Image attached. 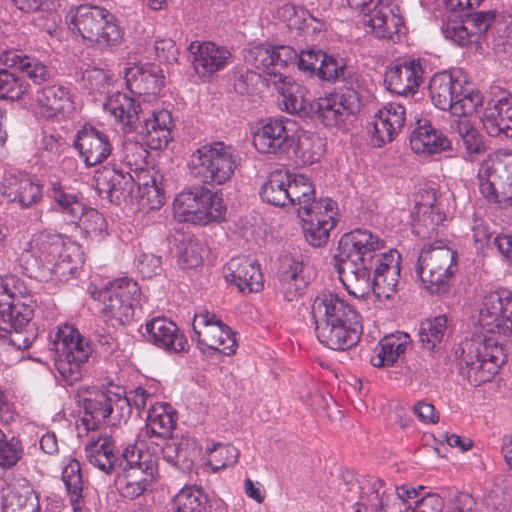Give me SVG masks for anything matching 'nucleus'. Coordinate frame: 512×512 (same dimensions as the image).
Instances as JSON below:
<instances>
[{
    "label": "nucleus",
    "mask_w": 512,
    "mask_h": 512,
    "mask_svg": "<svg viewBox=\"0 0 512 512\" xmlns=\"http://www.w3.org/2000/svg\"><path fill=\"white\" fill-rule=\"evenodd\" d=\"M385 243L366 229L344 234L334 256V268L347 292L365 298L390 299L397 293L401 255L396 249L382 252Z\"/></svg>",
    "instance_id": "obj_1"
},
{
    "label": "nucleus",
    "mask_w": 512,
    "mask_h": 512,
    "mask_svg": "<svg viewBox=\"0 0 512 512\" xmlns=\"http://www.w3.org/2000/svg\"><path fill=\"white\" fill-rule=\"evenodd\" d=\"M318 340L332 350L356 345L361 334V316L344 297L333 292L318 294L312 303Z\"/></svg>",
    "instance_id": "obj_2"
},
{
    "label": "nucleus",
    "mask_w": 512,
    "mask_h": 512,
    "mask_svg": "<svg viewBox=\"0 0 512 512\" xmlns=\"http://www.w3.org/2000/svg\"><path fill=\"white\" fill-rule=\"evenodd\" d=\"M33 297L25 283L14 276H0V339L18 350L30 348L35 336H25L22 329L33 317Z\"/></svg>",
    "instance_id": "obj_3"
},
{
    "label": "nucleus",
    "mask_w": 512,
    "mask_h": 512,
    "mask_svg": "<svg viewBox=\"0 0 512 512\" xmlns=\"http://www.w3.org/2000/svg\"><path fill=\"white\" fill-rule=\"evenodd\" d=\"M460 373L474 386L489 382L506 361L502 344L493 337L473 336L455 350Z\"/></svg>",
    "instance_id": "obj_4"
},
{
    "label": "nucleus",
    "mask_w": 512,
    "mask_h": 512,
    "mask_svg": "<svg viewBox=\"0 0 512 512\" xmlns=\"http://www.w3.org/2000/svg\"><path fill=\"white\" fill-rule=\"evenodd\" d=\"M239 162L240 157L233 146L213 141L194 150L187 167L190 176L196 181L214 187L229 182Z\"/></svg>",
    "instance_id": "obj_5"
},
{
    "label": "nucleus",
    "mask_w": 512,
    "mask_h": 512,
    "mask_svg": "<svg viewBox=\"0 0 512 512\" xmlns=\"http://www.w3.org/2000/svg\"><path fill=\"white\" fill-rule=\"evenodd\" d=\"M69 30L99 48L118 45L123 30L107 9L93 5H80L66 15Z\"/></svg>",
    "instance_id": "obj_6"
},
{
    "label": "nucleus",
    "mask_w": 512,
    "mask_h": 512,
    "mask_svg": "<svg viewBox=\"0 0 512 512\" xmlns=\"http://www.w3.org/2000/svg\"><path fill=\"white\" fill-rule=\"evenodd\" d=\"M49 347L55 353L56 369L66 384L73 385L80 381L92 348L79 331L67 324L59 326L50 335Z\"/></svg>",
    "instance_id": "obj_7"
},
{
    "label": "nucleus",
    "mask_w": 512,
    "mask_h": 512,
    "mask_svg": "<svg viewBox=\"0 0 512 512\" xmlns=\"http://www.w3.org/2000/svg\"><path fill=\"white\" fill-rule=\"evenodd\" d=\"M457 253L444 245L424 246L418 257L415 272L423 289L430 294L443 295L457 271Z\"/></svg>",
    "instance_id": "obj_8"
},
{
    "label": "nucleus",
    "mask_w": 512,
    "mask_h": 512,
    "mask_svg": "<svg viewBox=\"0 0 512 512\" xmlns=\"http://www.w3.org/2000/svg\"><path fill=\"white\" fill-rule=\"evenodd\" d=\"M79 246L65 243L62 236L50 231H42L32 236L18 257L20 266L25 271L62 262H76Z\"/></svg>",
    "instance_id": "obj_9"
},
{
    "label": "nucleus",
    "mask_w": 512,
    "mask_h": 512,
    "mask_svg": "<svg viewBox=\"0 0 512 512\" xmlns=\"http://www.w3.org/2000/svg\"><path fill=\"white\" fill-rule=\"evenodd\" d=\"M225 211L222 195L204 186L183 190L173 201V214L180 222L206 225L221 219Z\"/></svg>",
    "instance_id": "obj_10"
},
{
    "label": "nucleus",
    "mask_w": 512,
    "mask_h": 512,
    "mask_svg": "<svg viewBox=\"0 0 512 512\" xmlns=\"http://www.w3.org/2000/svg\"><path fill=\"white\" fill-rule=\"evenodd\" d=\"M103 318L111 326L127 325L135 317L139 305L141 289L136 281L128 277L113 280L100 293Z\"/></svg>",
    "instance_id": "obj_11"
},
{
    "label": "nucleus",
    "mask_w": 512,
    "mask_h": 512,
    "mask_svg": "<svg viewBox=\"0 0 512 512\" xmlns=\"http://www.w3.org/2000/svg\"><path fill=\"white\" fill-rule=\"evenodd\" d=\"M193 336L201 350L209 349L226 356L235 354L237 341L231 328L214 313L203 310L193 319Z\"/></svg>",
    "instance_id": "obj_12"
},
{
    "label": "nucleus",
    "mask_w": 512,
    "mask_h": 512,
    "mask_svg": "<svg viewBox=\"0 0 512 512\" xmlns=\"http://www.w3.org/2000/svg\"><path fill=\"white\" fill-rule=\"evenodd\" d=\"M50 196L59 205L72 223L79 221L83 231L92 239L100 241L107 235V221L94 208H86L73 194L66 193L58 181L51 183Z\"/></svg>",
    "instance_id": "obj_13"
},
{
    "label": "nucleus",
    "mask_w": 512,
    "mask_h": 512,
    "mask_svg": "<svg viewBox=\"0 0 512 512\" xmlns=\"http://www.w3.org/2000/svg\"><path fill=\"white\" fill-rule=\"evenodd\" d=\"M349 478L344 479L339 491L355 512H383L388 489L385 482L375 477Z\"/></svg>",
    "instance_id": "obj_14"
},
{
    "label": "nucleus",
    "mask_w": 512,
    "mask_h": 512,
    "mask_svg": "<svg viewBox=\"0 0 512 512\" xmlns=\"http://www.w3.org/2000/svg\"><path fill=\"white\" fill-rule=\"evenodd\" d=\"M479 323L488 333L512 336V292L502 288L486 293Z\"/></svg>",
    "instance_id": "obj_15"
},
{
    "label": "nucleus",
    "mask_w": 512,
    "mask_h": 512,
    "mask_svg": "<svg viewBox=\"0 0 512 512\" xmlns=\"http://www.w3.org/2000/svg\"><path fill=\"white\" fill-rule=\"evenodd\" d=\"M295 123L284 118H270L253 135V145L262 154L288 155L296 146Z\"/></svg>",
    "instance_id": "obj_16"
},
{
    "label": "nucleus",
    "mask_w": 512,
    "mask_h": 512,
    "mask_svg": "<svg viewBox=\"0 0 512 512\" xmlns=\"http://www.w3.org/2000/svg\"><path fill=\"white\" fill-rule=\"evenodd\" d=\"M84 409L83 424L88 430L96 429L108 418L112 424L118 422L114 416L117 412L125 410L126 400L121 399V395L109 390L92 389L82 399Z\"/></svg>",
    "instance_id": "obj_17"
},
{
    "label": "nucleus",
    "mask_w": 512,
    "mask_h": 512,
    "mask_svg": "<svg viewBox=\"0 0 512 512\" xmlns=\"http://www.w3.org/2000/svg\"><path fill=\"white\" fill-rule=\"evenodd\" d=\"M495 17L496 12L492 10L469 13L463 20H448L443 24L442 32L446 39L461 47H468L479 43Z\"/></svg>",
    "instance_id": "obj_18"
},
{
    "label": "nucleus",
    "mask_w": 512,
    "mask_h": 512,
    "mask_svg": "<svg viewBox=\"0 0 512 512\" xmlns=\"http://www.w3.org/2000/svg\"><path fill=\"white\" fill-rule=\"evenodd\" d=\"M362 13V24L377 38L395 41L404 33L403 17L398 13L393 0L376 3L373 8L369 6Z\"/></svg>",
    "instance_id": "obj_19"
},
{
    "label": "nucleus",
    "mask_w": 512,
    "mask_h": 512,
    "mask_svg": "<svg viewBox=\"0 0 512 512\" xmlns=\"http://www.w3.org/2000/svg\"><path fill=\"white\" fill-rule=\"evenodd\" d=\"M405 107L399 103H388L379 109L368 124V132L374 146L382 147L392 142L404 128Z\"/></svg>",
    "instance_id": "obj_20"
},
{
    "label": "nucleus",
    "mask_w": 512,
    "mask_h": 512,
    "mask_svg": "<svg viewBox=\"0 0 512 512\" xmlns=\"http://www.w3.org/2000/svg\"><path fill=\"white\" fill-rule=\"evenodd\" d=\"M120 466L126 478L147 489L154 483L158 471L156 457L138 444H130L123 450Z\"/></svg>",
    "instance_id": "obj_21"
},
{
    "label": "nucleus",
    "mask_w": 512,
    "mask_h": 512,
    "mask_svg": "<svg viewBox=\"0 0 512 512\" xmlns=\"http://www.w3.org/2000/svg\"><path fill=\"white\" fill-rule=\"evenodd\" d=\"M336 203L326 198L325 204L307 214L298 216L302 221V228L307 242L314 247L324 246L328 240L330 231L336 225Z\"/></svg>",
    "instance_id": "obj_22"
},
{
    "label": "nucleus",
    "mask_w": 512,
    "mask_h": 512,
    "mask_svg": "<svg viewBox=\"0 0 512 512\" xmlns=\"http://www.w3.org/2000/svg\"><path fill=\"white\" fill-rule=\"evenodd\" d=\"M37 112L50 119L67 117L75 110L74 95L65 85L53 84L39 88L34 96Z\"/></svg>",
    "instance_id": "obj_23"
},
{
    "label": "nucleus",
    "mask_w": 512,
    "mask_h": 512,
    "mask_svg": "<svg viewBox=\"0 0 512 512\" xmlns=\"http://www.w3.org/2000/svg\"><path fill=\"white\" fill-rule=\"evenodd\" d=\"M423 75L420 59H409L391 66L385 73L384 82L392 93L414 94L423 82Z\"/></svg>",
    "instance_id": "obj_24"
},
{
    "label": "nucleus",
    "mask_w": 512,
    "mask_h": 512,
    "mask_svg": "<svg viewBox=\"0 0 512 512\" xmlns=\"http://www.w3.org/2000/svg\"><path fill=\"white\" fill-rule=\"evenodd\" d=\"M144 335L149 342L169 352L181 353L189 348L185 335L166 317L158 316L147 321Z\"/></svg>",
    "instance_id": "obj_25"
},
{
    "label": "nucleus",
    "mask_w": 512,
    "mask_h": 512,
    "mask_svg": "<svg viewBox=\"0 0 512 512\" xmlns=\"http://www.w3.org/2000/svg\"><path fill=\"white\" fill-rule=\"evenodd\" d=\"M189 52L193 55V66L200 77H211L217 71L224 69L231 57V52L214 42H192Z\"/></svg>",
    "instance_id": "obj_26"
},
{
    "label": "nucleus",
    "mask_w": 512,
    "mask_h": 512,
    "mask_svg": "<svg viewBox=\"0 0 512 512\" xmlns=\"http://www.w3.org/2000/svg\"><path fill=\"white\" fill-rule=\"evenodd\" d=\"M74 146L88 167L104 162L112 153L108 135L92 126L78 131Z\"/></svg>",
    "instance_id": "obj_27"
},
{
    "label": "nucleus",
    "mask_w": 512,
    "mask_h": 512,
    "mask_svg": "<svg viewBox=\"0 0 512 512\" xmlns=\"http://www.w3.org/2000/svg\"><path fill=\"white\" fill-rule=\"evenodd\" d=\"M134 185V179L129 173H123L111 167H103L93 176V186L98 195L109 202H118L131 194Z\"/></svg>",
    "instance_id": "obj_28"
},
{
    "label": "nucleus",
    "mask_w": 512,
    "mask_h": 512,
    "mask_svg": "<svg viewBox=\"0 0 512 512\" xmlns=\"http://www.w3.org/2000/svg\"><path fill=\"white\" fill-rule=\"evenodd\" d=\"M483 128L492 137L512 138V95L491 101L481 117Z\"/></svg>",
    "instance_id": "obj_29"
},
{
    "label": "nucleus",
    "mask_w": 512,
    "mask_h": 512,
    "mask_svg": "<svg viewBox=\"0 0 512 512\" xmlns=\"http://www.w3.org/2000/svg\"><path fill=\"white\" fill-rule=\"evenodd\" d=\"M1 191L8 201L16 202L23 208L36 204L42 197L41 186L21 172H6Z\"/></svg>",
    "instance_id": "obj_30"
},
{
    "label": "nucleus",
    "mask_w": 512,
    "mask_h": 512,
    "mask_svg": "<svg viewBox=\"0 0 512 512\" xmlns=\"http://www.w3.org/2000/svg\"><path fill=\"white\" fill-rule=\"evenodd\" d=\"M358 99L354 90L346 93L330 95L318 102V113L325 126H340L357 110Z\"/></svg>",
    "instance_id": "obj_31"
},
{
    "label": "nucleus",
    "mask_w": 512,
    "mask_h": 512,
    "mask_svg": "<svg viewBox=\"0 0 512 512\" xmlns=\"http://www.w3.org/2000/svg\"><path fill=\"white\" fill-rule=\"evenodd\" d=\"M126 86L135 95H156L164 86L160 68L153 63L134 64L124 72Z\"/></svg>",
    "instance_id": "obj_32"
},
{
    "label": "nucleus",
    "mask_w": 512,
    "mask_h": 512,
    "mask_svg": "<svg viewBox=\"0 0 512 512\" xmlns=\"http://www.w3.org/2000/svg\"><path fill=\"white\" fill-rule=\"evenodd\" d=\"M226 279L241 292H259L263 288V275L257 261L248 257H236L227 264Z\"/></svg>",
    "instance_id": "obj_33"
},
{
    "label": "nucleus",
    "mask_w": 512,
    "mask_h": 512,
    "mask_svg": "<svg viewBox=\"0 0 512 512\" xmlns=\"http://www.w3.org/2000/svg\"><path fill=\"white\" fill-rule=\"evenodd\" d=\"M325 202L326 199L316 200L315 187L310 178L290 173L287 205L293 206L298 216L317 209Z\"/></svg>",
    "instance_id": "obj_34"
},
{
    "label": "nucleus",
    "mask_w": 512,
    "mask_h": 512,
    "mask_svg": "<svg viewBox=\"0 0 512 512\" xmlns=\"http://www.w3.org/2000/svg\"><path fill=\"white\" fill-rule=\"evenodd\" d=\"M173 121L168 110L154 111L151 117L144 119L139 133L144 136L146 145L150 149L160 150L166 148L171 141V128Z\"/></svg>",
    "instance_id": "obj_35"
},
{
    "label": "nucleus",
    "mask_w": 512,
    "mask_h": 512,
    "mask_svg": "<svg viewBox=\"0 0 512 512\" xmlns=\"http://www.w3.org/2000/svg\"><path fill=\"white\" fill-rule=\"evenodd\" d=\"M410 146L415 153H438L451 146L450 140L442 132L432 127L426 119H418L410 134Z\"/></svg>",
    "instance_id": "obj_36"
},
{
    "label": "nucleus",
    "mask_w": 512,
    "mask_h": 512,
    "mask_svg": "<svg viewBox=\"0 0 512 512\" xmlns=\"http://www.w3.org/2000/svg\"><path fill=\"white\" fill-rule=\"evenodd\" d=\"M116 444L112 436L101 433L96 438L91 437L86 446V458L90 464L106 474L114 471L117 457Z\"/></svg>",
    "instance_id": "obj_37"
},
{
    "label": "nucleus",
    "mask_w": 512,
    "mask_h": 512,
    "mask_svg": "<svg viewBox=\"0 0 512 512\" xmlns=\"http://www.w3.org/2000/svg\"><path fill=\"white\" fill-rule=\"evenodd\" d=\"M462 86L463 82L451 73L435 74L429 83L430 97L433 104L441 110H448L455 97H459Z\"/></svg>",
    "instance_id": "obj_38"
},
{
    "label": "nucleus",
    "mask_w": 512,
    "mask_h": 512,
    "mask_svg": "<svg viewBox=\"0 0 512 512\" xmlns=\"http://www.w3.org/2000/svg\"><path fill=\"white\" fill-rule=\"evenodd\" d=\"M104 109L129 131L137 129V122L142 112L141 106L133 98L117 92L104 103Z\"/></svg>",
    "instance_id": "obj_39"
},
{
    "label": "nucleus",
    "mask_w": 512,
    "mask_h": 512,
    "mask_svg": "<svg viewBox=\"0 0 512 512\" xmlns=\"http://www.w3.org/2000/svg\"><path fill=\"white\" fill-rule=\"evenodd\" d=\"M269 85L282 96L283 105L288 113L295 114L306 110L304 88L292 78L273 73L269 79Z\"/></svg>",
    "instance_id": "obj_40"
},
{
    "label": "nucleus",
    "mask_w": 512,
    "mask_h": 512,
    "mask_svg": "<svg viewBox=\"0 0 512 512\" xmlns=\"http://www.w3.org/2000/svg\"><path fill=\"white\" fill-rule=\"evenodd\" d=\"M305 264L299 259H290L287 267L280 275L281 291L287 301L297 300L304 294L308 278L304 273Z\"/></svg>",
    "instance_id": "obj_41"
},
{
    "label": "nucleus",
    "mask_w": 512,
    "mask_h": 512,
    "mask_svg": "<svg viewBox=\"0 0 512 512\" xmlns=\"http://www.w3.org/2000/svg\"><path fill=\"white\" fill-rule=\"evenodd\" d=\"M1 61L10 67H16L35 84H40L50 79L48 68L38 59L23 55L14 50H6L0 56Z\"/></svg>",
    "instance_id": "obj_42"
},
{
    "label": "nucleus",
    "mask_w": 512,
    "mask_h": 512,
    "mask_svg": "<svg viewBox=\"0 0 512 512\" xmlns=\"http://www.w3.org/2000/svg\"><path fill=\"white\" fill-rule=\"evenodd\" d=\"M175 426V411L170 404L157 402L148 408L146 433L149 436L169 437Z\"/></svg>",
    "instance_id": "obj_43"
},
{
    "label": "nucleus",
    "mask_w": 512,
    "mask_h": 512,
    "mask_svg": "<svg viewBox=\"0 0 512 512\" xmlns=\"http://www.w3.org/2000/svg\"><path fill=\"white\" fill-rule=\"evenodd\" d=\"M37 494L29 483L14 485L4 497L3 512H39Z\"/></svg>",
    "instance_id": "obj_44"
},
{
    "label": "nucleus",
    "mask_w": 512,
    "mask_h": 512,
    "mask_svg": "<svg viewBox=\"0 0 512 512\" xmlns=\"http://www.w3.org/2000/svg\"><path fill=\"white\" fill-rule=\"evenodd\" d=\"M289 183V171H272L261 188L260 196L262 200L274 206H287Z\"/></svg>",
    "instance_id": "obj_45"
},
{
    "label": "nucleus",
    "mask_w": 512,
    "mask_h": 512,
    "mask_svg": "<svg viewBox=\"0 0 512 512\" xmlns=\"http://www.w3.org/2000/svg\"><path fill=\"white\" fill-rule=\"evenodd\" d=\"M62 479L70 497L73 511L80 512L84 506V480L78 460H69L62 471Z\"/></svg>",
    "instance_id": "obj_46"
},
{
    "label": "nucleus",
    "mask_w": 512,
    "mask_h": 512,
    "mask_svg": "<svg viewBox=\"0 0 512 512\" xmlns=\"http://www.w3.org/2000/svg\"><path fill=\"white\" fill-rule=\"evenodd\" d=\"M415 202V208L419 215V225H423L428 230L434 231L435 228L445 220V215L435 206L436 194L432 189L419 192Z\"/></svg>",
    "instance_id": "obj_47"
},
{
    "label": "nucleus",
    "mask_w": 512,
    "mask_h": 512,
    "mask_svg": "<svg viewBox=\"0 0 512 512\" xmlns=\"http://www.w3.org/2000/svg\"><path fill=\"white\" fill-rule=\"evenodd\" d=\"M403 338L402 340L401 336L395 335L384 337L371 357L372 365L375 367L392 366L397 358L406 351L408 336L405 334Z\"/></svg>",
    "instance_id": "obj_48"
},
{
    "label": "nucleus",
    "mask_w": 512,
    "mask_h": 512,
    "mask_svg": "<svg viewBox=\"0 0 512 512\" xmlns=\"http://www.w3.org/2000/svg\"><path fill=\"white\" fill-rule=\"evenodd\" d=\"M174 512H209L208 497L196 486H185L173 498Z\"/></svg>",
    "instance_id": "obj_49"
},
{
    "label": "nucleus",
    "mask_w": 512,
    "mask_h": 512,
    "mask_svg": "<svg viewBox=\"0 0 512 512\" xmlns=\"http://www.w3.org/2000/svg\"><path fill=\"white\" fill-rule=\"evenodd\" d=\"M446 332L447 317L441 315L421 323L419 341L424 349L433 351L441 344Z\"/></svg>",
    "instance_id": "obj_50"
},
{
    "label": "nucleus",
    "mask_w": 512,
    "mask_h": 512,
    "mask_svg": "<svg viewBox=\"0 0 512 512\" xmlns=\"http://www.w3.org/2000/svg\"><path fill=\"white\" fill-rule=\"evenodd\" d=\"M207 465L211 467L212 472H217L238 462L239 450L232 444L213 443L207 448Z\"/></svg>",
    "instance_id": "obj_51"
},
{
    "label": "nucleus",
    "mask_w": 512,
    "mask_h": 512,
    "mask_svg": "<svg viewBox=\"0 0 512 512\" xmlns=\"http://www.w3.org/2000/svg\"><path fill=\"white\" fill-rule=\"evenodd\" d=\"M453 128L462 139L466 154L470 160L485 152V144L482 136L467 119H458Z\"/></svg>",
    "instance_id": "obj_52"
},
{
    "label": "nucleus",
    "mask_w": 512,
    "mask_h": 512,
    "mask_svg": "<svg viewBox=\"0 0 512 512\" xmlns=\"http://www.w3.org/2000/svg\"><path fill=\"white\" fill-rule=\"evenodd\" d=\"M272 46L258 44L252 45L244 50V59L255 69L261 70L267 74L266 82L273 73L281 74L279 71L273 70Z\"/></svg>",
    "instance_id": "obj_53"
},
{
    "label": "nucleus",
    "mask_w": 512,
    "mask_h": 512,
    "mask_svg": "<svg viewBox=\"0 0 512 512\" xmlns=\"http://www.w3.org/2000/svg\"><path fill=\"white\" fill-rule=\"evenodd\" d=\"M418 496L414 487L401 486L397 489L388 487L383 512H410L411 500Z\"/></svg>",
    "instance_id": "obj_54"
},
{
    "label": "nucleus",
    "mask_w": 512,
    "mask_h": 512,
    "mask_svg": "<svg viewBox=\"0 0 512 512\" xmlns=\"http://www.w3.org/2000/svg\"><path fill=\"white\" fill-rule=\"evenodd\" d=\"M149 152L145 145L135 139L125 138L120 149V160L131 169H143L147 164Z\"/></svg>",
    "instance_id": "obj_55"
},
{
    "label": "nucleus",
    "mask_w": 512,
    "mask_h": 512,
    "mask_svg": "<svg viewBox=\"0 0 512 512\" xmlns=\"http://www.w3.org/2000/svg\"><path fill=\"white\" fill-rule=\"evenodd\" d=\"M24 447L16 436L8 437L0 429V467L9 469L14 467L23 457Z\"/></svg>",
    "instance_id": "obj_56"
},
{
    "label": "nucleus",
    "mask_w": 512,
    "mask_h": 512,
    "mask_svg": "<svg viewBox=\"0 0 512 512\" xmlns=\"http://www.w3.org/2000/svg\"><path fill=\"white\" fill-rule=\"evenodd\" d=\"M121 399L126 400L127 408L125 410H121V412H117L114 416L117 421L126 419L130 415L132 407L137 409L140 413L147 407L150 408L152 405L157 403L155 395L143 387H137L130 391L126 396H121Z\"/></svg>",
    "instance_id": "obj_57"
},
{
    "label": "nucleus",
    "mask_w": 512,
    "mask_h": 512,
    "mask_svg": "<svg viewBox=\"0 0 512 512\" xmlns=\"http://www.w3.org/2000/svg\"><path fill=\"white\" fill-rule=\"evenodd\" d=\"M138 188L142 205L149 209H159L165 203L164 189L157 177L149 176L146 181L138 183Z\"/></svg>",
    "instance_id": "obj_58"
},
{
    "label": "nucleus",
    "mask_w": 512,
    "mask_h": 512,
    "mask_svg": "<svg viewBox=\"0 0 512 512\" xmlns=\"http://www.w3.org/2000/svg\"><path fill=\"white\" fill-rule=\"evenodd\" d=\"M29 84L7 69L0 70V99L18 100L28 90Z\"/></svg>",
    "instance_id": "obj_59"
},
{
    "label": "nucleus",
    "mask_w": 512,
    "mask_h": 512,
    "mask_svg": "<svg viewBox=\"0 0 512 512\" xmlns=\"http://www.w3.org/2000/svg\"><path fill=\"white\" fill-rule=\"evenodd\" d=\"M482 102L483 98L479 92L469 91L463 85L459 97H455L448 110L457 117H466L475 112Z\"/></svg>",
    "instance_id": "obj_60"
},
{
    "label": "nucleus",
    "mask_w": 512,
    "mask_h": 512,
    "mask_svg": "<svg viewBox=\"0 0 512 512\" xmlns=\"http://www.w3.org/2000/svg\"><path fill=\"white\" fill-rule=\"evenodd\" d=\"M82 80L84 86L91 93L104 94L109 92V87L113 81V75L100 68L86 69L83 72Z\"/></svg>",
    "instance_id": "obj_61"
},
{
    "label": "nucleus",
    "mask_w": 512,
    "mask_h": 512,
    "mask_svg": "<svg viewBox=\"0 0 512 512\" xmlns=\"http://www.w3.org/2000/svg\"><path fill=\"white\" fill-rule=\"evenodd\" d=\"M177 448L179 449L180 469L183 471L190 470L202 454V446L195 438L190 436H183L178 440Z\"/></svg>",
    "instance_id": "obj_62"
},
{
    "label": "nucleus",
    "mask_w": 512,
    "mask_h": 512,
    "mask_svg": "<svg viewBox=\"0 0 512 512\" xmlns=\"http://www.w3.org/2000/svg\"><path fill=\"white\" fill-rule=\"evenodd\" d=\"M345 63L342 59H337L324 52L317 77L321 80L334 82L344 77Z\"/></svg>",
    "instance_id": "obj_63"
},
{
    "label": "nucleus",
    "mask_w": 512,
    "mask_h": 512,
    "mask_svg": "<svg viewBox=\"0 0 512 512\" xmlns=\"http://www.w3.org/2000/svg\"><path fill=\"white\" fill-rule=\"evenodd\" d=\"M507 174H512L510 169L501 161L486 159L478 170V180H504Z\"/></svg>",
    "instance_id": "obj_64"
}]
</instances>
